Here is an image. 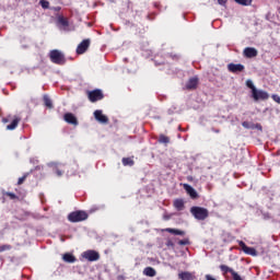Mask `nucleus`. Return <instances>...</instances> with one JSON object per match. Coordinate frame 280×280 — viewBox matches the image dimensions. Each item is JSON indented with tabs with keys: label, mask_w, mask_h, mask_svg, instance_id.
<instances>
[{
	"label": "nucleus",
	"mask_w": 280,
	"mask_h": 280,
	"mask_svg": "<svg viewBox=\"0 0 280 280\" xmlns=\"http://www.w3.org/2000/svg\"><path fill=\"white\" fill-rule=\"evenodd\" d=\"M190 213L195 220L205 221L209 218V210L207 208L194 206L190 208Z\"/></svg>",
	"instance_id": "obj_1"
},
{
	"label": "nucleus",
	"mask_w": 280,
	"mask_h": 280,
	"mask_svg": "<svg viewBox=\"0 0 280 280\" xmlns=\"http://www.w3.org/2000/svg\"><path fill=\"white\" fill-rule=\"evenodd\" d=\"M69 222H84V220H89V214L85 211L79 210L73 211L70 214H68Z\"/></svg>",
	"instance_id": "obj_2"
},
{
	"label": "nucleus",
	"mask_w": 280,
	"mask_h": 280,
	"mask_svg": "<svg viewBox=\"0 0 280 280\" xmlns=\"http://www.w3.org/2000/svg\"><path fill=\"white\" fill-rule=\"evenodd\" d=\"M49 58L54 65H65L67 59L65 58V54L58 49H54L49 54Z\"/></svg>",
	"instance_id": "obj_3"
},
{
	"label": "nucleus",
	"mask_w": 280,
	"mask_h": 280,
	"mask_svg": "<svg viewBox=\"0 0 280 280\" xmlns=\"http://www.w3.org/2000/svg\"><path fill=\"white\" fill-rule=\"evenodd\" d=\"M252 97L254 100V102H266V100H269L270 94H268V92L264 91V90H254V92L252 93Z\"/></svg>",
	"instance_id": "obj_4"
},
{
	"label": "nucleus",
	"mask_w": 280,
	"mask_h": 280,
	"mask_svg": "<svg viewBox=\"0 0 280 280\" xmlns=\"http://www.w3.org/2000/svg\"><path fill=\"white\" fill-rule=\"evenodd\" d=\"M83 259H86L88 261H98L100 259V253L93 249H89L86 252L82 253Z\"/></svg>",
	"instance_id": "obj_5"
},
{
	"label": "nucleus",
	"mask_w": 280,
	"mask_h": 280,
	"mask_svg": "<svg viewBox=\"0 0 280 280\" xmlns=\"http://www.w3.org/2000/svg\"><path fill=\"white\" fill-rule=\"evenodd\" d=\"M88 97L90 102H100V100H104V93L102 90H93L88 92Z\"/></svg>",
	"instance_id": "obj_6"
},
{
	"label": "nucleus",
	"mask_w": 280,
	"mask_h": 280,
	"mask_svg": "<svg viewBox=\"0 0 280 280\" xmlns=\"http://www.w3.org/2000/svg\"><path fill=\"white\" fill-rule=\"evenodd\" d=\"M238 244H240L243 253H245V255H250L252 257H257V249H255V247H248L246 245V243H244V241H241Z\"/></svg>",
	"instance_id": "obj_7"
},
{
	"label": "nucleus",
	"mask_w": 280,
	"mask_h": 280,
	"mask_svg": "<svg viewBox=\"0 0 280 280\" xmlns=\"http://www.w3.org/2000/svg\"><path fill=\"white\" fill-rule=\"evenodd\" d=\"M91 46V39H83L77 47V54L82 55L86 52V49Z\"/></svg>",
	"instance_id": "obj_8"
},
{
	"label": "nucleus",
	"mask_w": 280,
	"mask_h": 280,
	"mask_svg": "<svg viewBox=\"0 0 280 280\" xmlns=\"http://www.w3.org/2000/svg\"><path fill=\"white\" fill-rule=\"evenodd\" d=\"M245 67L242 63H229L228 70L230 73H242L244 71Z\"/></svg>",
	"instance_id": "obj_9"
},
{
	"label": "nucleus",
	"mask_w": 280,
	"mask_h": 280,
	"mask_svg": "<svg viewBox=\"0 0 280 280\" xmlns=\"http://www.w3.org/2000/svg\"><path fill=\"white\" fill-rule=\"evenodd\" d=\"M57 25H58L59 30L67 31V27H69V20H67L66 18H63L60 14H57Z\"/></svg>",
	"instance_id": "obj_10"
},
{
	"label": "nucleus",
	"mask_w": 280,
	"mask_h": 280,
	"mask_svg": "<svg viewBox=\"0 0 280 280\" xmlns=\"http://www.w3.org/2000/svg\"><path fill=\"white\" fill-rule=\"evenodd\" d=\"M258 54H259V51H257V49L255 47H246L243 50V55L245 58H257Z\"/></svg>",
	"instance_id": "obj_11"
},
{
	"label": "nucleus",
	"mask_w": 280,
	"mask_h": 280,
	"mask_svg": "<svg viewBox=\"0 0 280 280\" xmlns=\"http://www.w3.org/2000/svg\"><path fill=\"white\" fill-rule=\"evenodd\" d=\"M94 118L100 124H108V117L102 113V109H96L94 112Z\"/></svg>",
	"instance_id": "obj_12"
},
{
	"label": "nucleus",
	"mask_w": 280,
	"mask_h": 280,
	"mask_svg": "<svg viewBox=\"0 0 280 280\" xmlns=\"http://www.w3.org/2000/svg\"><path fill=\"white\" fill-rule=\"evenodd\" d=\"M197 88H198V78L197 77L190 78L186 83L187 91H194Z\"/></svg>",
	"instance_id": "obj_13"
},
{
	"label": "nucleus",
	"mask_w": 280,
	"mask_h": 280,
	"mask_svg": "<svg viewBox=\"0 0 280 280\" xmlns=\"http://www.w3.org/2000/svg\"><path fill=\"white\" fill-rule=\"evenodd\" d=\"M63 119L65 121H67V124H71L72 126H78V118L75 117V115L71 113L65 114Z\"/></svg>",
	"instance_id": "obj_14"
},
{
	"label": "nucleus",
	"mask_w": 280,
	"mask_h": 280,
	"mask_svg": "<svg viewBox=\"0 0 280 280\" xmlns=\"http://www.w3.org/2000/svg\"><path fill=\"white\" fill-rule=\"evenodd\" d=\"M184 189L185 191H187V194L190 196V198H192L194 200H196V198H198V191H196V189H194V187H191V185L189 184H184Z\"/></svg>",
	"instance_id": "obj_15"
},
{
	"label": "nucleus",
	"mask_w": 280,
	"mask_h": 280,
	"mask_svg": "<svg viewBox=\"0 0 280 280\" xmlns=\"http://www.w3.org/2000/svg\"><path fill=\"white\" fill-rule=\"evenodd\" d=\"M60 163H58V162H49L48 164H47V166L48 167H51L52 168V171H55V173L57 174V176H62V174H65V172H62L61 170H60Z\"/></svg>",
	"instance_id": "obj_16"
},
{
	"label": "nucleus",
	"mask_w": 280,
	"mask_h": 280,
	"mask_svg": "<svg viewBox=\"0 0 280 280\" xmlns=\"http://www.w3.org/2000/svg\"><path fill=\"white\" fill-rule=\"evenodd\" d=\"M62 259L66 264H75L77 258L73 256V254L66 253L62 256Z\"/></svg>",
	"instance_id": "obj_17"
},
{
	"label": "nucleus",
	"mask_w": 280,
	"mask_h": 280,
	"mask_svg": "<svg viewBox=\"0 0 280 280\" xmlns=\"http://www.w3.org/2000/svg\"><path fill=\"white\" fill-rule=\"evenodd\" d=\"M173 207L177 211H183V209H185V201L183 199H175L173 202Z\"/></svg>",
	"instance_id": "obj_18"
},
{
	"label": "nucleus",
	"mask_w": 280,
	"mask_h": 280,
	"mask_svg": "<svg viewBox=\"0 0 280 280\" xmlns=\"http://www.w3.org/2000/svg\"><path fill=\"white\" fill-rule=\"evenodd\" d=\"M142 275H144V277H154L156 275V269L153 267H147L143 269Z\"/></svg>",
	"instance_id": "obj_19"
},
{
	"label": "nucleus",
	"mask_w": 280,
	"mask_h": 280,
	"mask_svg": "<svg viewBox=\"0 0 280 280\" xmlns=\"http://www.w3.org/2000/svg\"><path fill=\"white\" fill-rule=\"evenodd\" d=\"M165 231L166 233H171L172 235H185V231L178 229L167 228Z\"/></svg>",
	"instance_id": "obj_20"
},
{
	"label": "nucleus",
	"mask_w": 280,
	"mask_h": 280,
	"mask_svg": "<svg viewBox=\"0 0 280 280\" xmlns=\"http://www.w3.org/2000/svg\"><path fill=\"white\" fill-rule=\"evenodd\" d=\"M21 121V118L15 117L10 125L7 126V130H15L16 126H19V122Z\"/></svg>",
	"instance_id": "obj_21"
},
{
	"label": "nucleus",
	"mask_w": 280,
	"mask_h": 280,
	"mask_svg": "<svg viewBox=\"0 0 280 280\" xmlns=\"http://www.w3.org/2000/svg\"><path fill=\"white\" fill-rule=\"evenodd\" d=\"M220 270H221V272H223V275H229V272H230V275H233V272H235V270H233V268H231L226 265H221Z\"/></svg>",
	"instance_id": "obj_22"
},
{
	"label": "nucleus",
	"mask_w": 280,
	"mask_h": 280,
	"mask_svg": "<svg viewBox=\"0 0 280 280\" xmlns=\"http://www.w3.org/2000/svg\"><path fill=\"white\" fill-rule=\"evenodd\" d=\"M44 104L47 108H54V103L48 95H44Z\"/></svg>",
	"instance_id": "obj_23"
},
{
	"label": "nucleus",
	"mask_w": 280,
	"mask_h": 280,
	"mask_svg": "<svg viewBox=\"0 0 280 280\" xmlns=\"http://www.w3.org/2000/svg\"><path fill=\"white\" fill-rule=\"evenodd\" d=\"M180 280H191V273L189 271H184L178 275Z\"/></svg>",
	"instance_id": "obj_24"
},
{
	"label": "nucleus",
	"mask_w": 280,
	"mask_h": 280,
	"mask_svg": "<svg viewBox=\"0 0 280 280\" xmlns=\"http://www.w3.org/2000/svg\"><path fill=\"white\" fill-rule=\"evenodd\" d=\"M122 165H125V166L129 165L130 167H132V165H135V161L130 158H124L122 159Z\"/></svg>",
	"instance_id": "obj_25"
},
{
	"label": "nucleus",
	"mask_w": 280,
	"mask_h": 280,
	"mask_svg": "<svg viewBox=\"0 0 280 280\" xmlns=\"http://www.w3.org/2000/svg\"><path fill=\"white\" fill-rule=\"evenodd\" d=\"M243 128H246L247 130H255V124H250L248 121L242 122Z\"/></svg>",
	"instance_id": "obj_26"
},
{
	"label": "nucleus",
	"mask_w": 280,
	"mask_h": 280,
	"mask_svg": "<svg viewBox=\"0 0 280 280\" xmlns=\"http://www.w3.org/2000/svg\"><path fill=\"white\" fill-rule=\"evenodd\" d=\"M235 3H238V5H250L253 3V0H234Z\"/></svg>",
	"instance_id": "obj_27"
},
{
	"label": "nucleus",
	"mask_w": 280,
	"mask_h": 280,
	"mask_svg": "<svg viewBox=\"0 0 280 280\" xmlns=\"http://www.w3.org/2000/svg\"><path fill=\"white\" fill-rule=\"evenodd\" d=\"M246 86H247L248 89H250L252 93H254V92L257 90V88L255 86V84L253 83L252 80H247V81H246Z\"/></svg>",
	"instance_id": "obj_28"
},
{
	"label": "nucleus",
	"mask_w": 280,
	"mask_h": 280,
	"mask_svg": "<svg viewBox=\"0 0 280 280\" xmlns=\"http://www.w3.org/2000/svg\"><path fill=\"white\" fill-rule=\"evenodd\" d=\"M159 143H170V138L166 137L165 135H161L160 138H159Z\"/></svg>",
	"instance_id": "obj_29"
},
{
	"label": "nucleus",
	"mask_w": 280,
	"mask_h": 280,
	"mask_svg": "<svg viewBox=\"0 0 280 280\" xmlns=\"http://www.w3.org/2000/svg\"><path fill=\"white\" fill-rule=\"evenodd\" d=\"M39 5H42V8H43L44 10H47V9H49V1H47V0H40V1H39Z\"/></svg>",
	"instance_id": "obj_30"
},
{
	"label": "nucleus",
	"mask_w": 280,
	"mask_h": 280,
	"mask_svg": "<svg viewBox=\"0 0 280 280\" xmlns=\"http://www.w3.org/2000/svg\"><path fill=\"white\" fill-rule=\"evenodd\" d=\"M5 250H12V245H2V246H0V253H3Z\"/></svg>",
	"instance_id": "obj_31"
},
{
	"label": "nucleus",
	"mask_w": 280,
	"mask_h": 280,
	"mask_svg": "<svg viewBox=\"0 0 280 280\" xmlns=\"http://www.w3.org/2000/svg\"><path fill=\"white\" fill-rule=\"evenodd\" d=\"M179 246H189V238H185L178 242Z\"/></svg>",
	"instance_id": "obj_32"
},
{
	"label": "nucleus",
	"mask_w": 280,
	"mask_h": 280,
	"mask_svg": "<svg viewBox=\"0 0 280 280\" xmlns=\"http://www.w3.org/2000/svg\"><path fill=\"white\" fill-rule=\"evenodd\" d=\"M236 121H240V118H237V116H230V124L232 125V126H235V122Z\"/></svg>",
	"instance_id": "obj_33"
},
{
	"label": "nucleus",
	"mask_w": 280,
	"mask_h": 280,
	"mask_svg": "<svg viewBox=\"0 0 280 280\" xmlns=\"http://www.w3.org/2000/svg\"><path fill=\"white\" fill-rule=\"evenodd\" d=\"M232 278H233V280H244V279H242V276L237 273V271H234L232 273Z\"/></svg>",
	"instance_id": "obj_34"
},
{
	"label": "nucleus",
	"mask_w": 280,
	"mask_h": 280,
	"mask_svg": "<svg viewBox=\"0 0 280 280\" xmlns=\"http://www.w3.org/2000/svg\"><path fill=\"white\" fill-rule=\"evenodd\" d=\"M26 178H27V175H24V176L20 177L19 180H18V185H23V183H25Z\"/></svg>",
	"instance_id": "obj_35"
},
{
	"label": "nucleus",
	"mask_w": 280,
	"mask_h": 280,
	"mask_svg": "<svg viewBox=\"0 0 280 280\" xmlns=\"http://www.w3.org/2000/svg\"><path fill=\"white\" fill-rule=\"evenodd\" d=\"M271 97L273 102H276L277 104H280V96L278 94H273Z\"/></svg>",
	"instance_id": "obj_36"
},
{
	"label": "nucleus",
	"mask_w": 280,
	"mask_h": 280,
	"mask_svg": "<svg viewBox=\"0 0 280 280\" xmlns=\"http://www.w3.org/2000/svg\"><path fill=\"white\" fill-rule=\"evenodd\" d=\"M7 196H9L11 200H16V195L14 192H7Z\"/></svg>",
	"instance_id": "obj_37"
},
{
	"label": "nucleus",
	"mask_w": 280,
	"mask_h": 280,
	"mask_svg": "<svg viewBox=\"0 0 280 280\" xmlns=\"http://www.w3.org/2000/svg\"><path fill=\"white\" fill-rule=\"evenodd\" d=\"M166 246H167L168 248H174V242H172L171 240H168V241L166 242Z\"/></svg>",
	"instance_id": "obj_38"
},
{
	"label": "nucleus",
	"mask_w": 280,
	"mask_h": 280,
	"mask_svg": "<svg viewBox=\"0 0 280 280\" xmlns=\"http://www.w3.org/2000/svg\"><path fill=\"white\" fill-rule=\"evenodd\" d=\"M50 10H52L54 12H60V10H62L61 7H52L50 8Z\"/></svg>",
	"instance_id": "obj_39"
},
{
	"label": "nucleus",
	"mask_w": 280,
	"mask_h": 280,
	"mask_svg": "<svg viewBox=\"0 0 280 280\" xmlns=\"http://www.w3.org/2000/svg\"><path fill=\"white\" fill-rule=\"evenodd\" d=\"M228 0H218L219 5H226Z\"/></svg>",
	"instance_id": "obj_40"
},
{
	"label": "nucleus",
	"mask_w": 280,
	"mask_h": 280,
	"mask_svg": "<svg viewBox=\"0 0 280 280\" xmlns=\"http://www.w3.org/2000/svg\"><path fill=\"white\" fill-rule=\"evenodd\" d=\"M168 56V58H172L173 60H178V56H176V55H167Z\"/></svg>",
	"instance_id": "obj_41"
},
{
	"label": "nucleus",
	"mask_w": 280,
	"mask_h": 280,
	"mask_svg": "<svg viewBox=\"0 0 280 280\" xmlns=\"http://www.w3.org/2000/svg\"><path fill=\"white\" fill-rule=\"evenodd\" d=\"M255 128H256L257 130H261V129H262L259 124L254 125V129H255Z\"/></svg>",
	"instance_id": "obj_42"
},
{
	"label": "nucleus",
	"mask_w": 280,
	"mask_h": 280,
	"mask_svg": "<svg viewBox=\"0 0 280 280\" xmlns=\"http://www.w3.org/2000/svg\"><path fill=\"white\" fill-rule=\"evenodd\" d=\"M170 218H172V215H164V220H170Z\"/></svg>",
	"instance_id": "obj_43"
},
{
	"label": "nucleus",
	"mask_w": 280,
	"mask_h": 280,
	"mask_svg": "<svg viewBox=\"0 0 280 280\" xmlns=\"http://www.w3.org/2000/svg\"><path fill=\"white\" fill-rule=\"evenodd\" d=\"M213 132L220 133V129H212Z\"/></svg>",
	"instance_id": "obj_44"
},
{
	"label": "nucleus",
	"mask_w": 280,
	"mask_h": 280,
	"mask_svg": "<svg viewBox=\"0 0 280 280\" xmlns=\"http://www.w3.org/2000/svg\"><path fill=\"white\" fill-rule=\"evenodd\" d=\"M155 280H165L163 277H158Z\"/></svg>",
	"instance_id": "obj_45"
},
{
	"label": "nucleus",
	"mask_w": 280,
	"mask_h": 280,
	"mask_svg": "<svg viewBox=\"0 0 280 280\" xmlns=\"http://www.w3.org/2000/svg\"><path fill=\"white\" fill-rule=\"evenodd\" d=\"M3 122H4V124L8 122V119L3 118Z\"/></svg>",
	"instance_id": "obj_46"
}]
</instances>
